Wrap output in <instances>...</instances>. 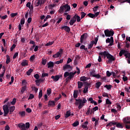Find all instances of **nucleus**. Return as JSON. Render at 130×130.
Instances as JSON below:
<instances>
[{
	"instance_id": "f257e3e1",
	"label": "nucleus",
	"mask_w": 130,
	"mask_h": 130,
	"mask_svg": "<svg viewBox=\"0 0 130 130\" xmlns=\"http://www.w3.org/2000/svg\"><path fill=\"white\" fill-rule=\"evenodd\" d=\"M76 102L75 103V105L78 106L79 109H82L83 107L85 106V104L87 103V100L85 98H83V100L81 99H75Z\"/></svg>"
},
{
	"instance_id": "f03ea898",
	"label": "nucleus",
	"mask_w": 130,
	"mask_h": 130,
	"mask_svg": "<svg viewBox=\"0 0 130 130\" xmlns=\"http://www.w3.org/2000/svg\"><path fill=\"white\" fill-rule=\"evenodd\" d=\"M65 10V13H64V16H68L69 15L68 12H70L71 11V6H69L68 4H66L65 5H63L60 7L59 12L61 14L63 13V11Z\"/></svg>"
},
{
	"instance_id": "7ed1b4c3",
	"label": "nucleus",
	"mask_w": 130,
	"mask_h": 130,
	"mask_svg": "<svg viewBox=\"0 0 130 130\" xmlns=\"http://www.w3.org/2000/svg\"><path fill=\"white\" fill-rule=\"evenodd\" d=\"M123 122L125 124V128L130 129V117H126L123 119Z\"/></svg>"
},
{
	"instance_id": "20e7f679",
	"label": "nucleus",
	"mask_w": 130,
	"mask_h": 130,
	"mask_svg": "<svg viewBox=\"0 0 130 130\" xmlns=\"http://www.w3.org/2000/svg\"><path fill=\"white\" fill-rule=\"evenodd\" d=\"M119 54V56L120 57L122 56V54H124V56H125L126 58L127 59L130 58V53L127 50H121L120 51Z\"/></svg>"
},
{
	"instance_id": "39448f33",
	"label": "nucleus",
	"mask_w": 130,
	"mask_h": 130,
	"mask_svg": "<svg viewBox=\"0 0 130 130\" xmlns=\"http://www.w3.org/2000/svg\"><path fill=\"white\" fill-rule=\"evenodd\" d=\"M104 55H107V58L108 59V62L109 63H111L112 62V61H114V60H115V57H114V56H113V55L110 54V53H109V52L107 53L106 54V53H105V54H104Z\"/></svg>"
},
{
	"instance_id": "423d86ee",
	"label": "nucleus",
	"mask_w": 130,
	"mask_h": 130,
	"mask_svg": "<svg viewBox=\"0 0 130 130\" xmlns=\"http://www.w3.org/2000/svg\"><path fill=\"white\" fill-rule=\"evenodd\" d=\"M105 35L106 37H110L114 35V31L106 29L104 30Z\"/></svg>"
},
{
	"instance_id": "0eeeda50",
	"label": "nucleus",
	"mask_w": 130,
	"mask_h": 130,
	"mask_svg": "<svg viewBox=\"0 0 130 130\" xmlns=\"http://www.w3.org/2000/svg\"><path fill=\"white\" fill-rule=\"evenodd\" d=\"M97 42H98V38L96 37L94 39V41H91L90 43L87 46L88 49H91V48L93 47V45H94V44L96 45V44H97Z\"/></svg>"
},
{
	"instance_id": "6e6552de",
	"label": "nucleus",
	"mask_w": 130,
	"mask_h": 130,
	"mask_svg": "<svg viewBox=\"0 0 130 130\" xmlns=\"http://www.w3.org/2000/svg\"><path fill=\"white\" fill-rule=\"evenodd\" d=\"M3 109L4 112V116H7V115H8L9 114V113L10 112L9 107L8 106V105H4L3 106Z\"/></svg>"
},
{
	"instance_id": "1a4fd4ad",
	"label": "nucleus",
	"mask_w": 130,
	"mask_h": 130,
	"mask_svg": "<svg viewBox=\"0 0 130 130\" xmlns=\"http://www.w3.org/2000/svg\"><path fill=\"white\" fill-rule=\"evenodd\" d=\"M75 75H76V72H71L70 73L69 77L66 79V82H69V81H71L74 77H75Z\"/></svg>"
},
{
	"instance_id": "9d476101",
	"label": "nucleus",
	"mask_w": 130,
	"mask_h": 130,
	"mask_svg": "<svg viewBox=\"0 0 130 130\" xmlns=\"http://www.w3.org/2000/svg\"><path fill=\"white\" fill-rule=\"evenodd\" d=\"M88 37V34L85 33L81 36L80 37V42L81 43H83L84 42V39H87Z\"/></svg>"
},
{
	"instance_id": "9b49d317",
	"label": "nucleus",
	"mask_w": 130,
	"mask_h": 130,
	"mask_svg": "<svg viewBox=\"0 0 130 130\" xmlns=\"http://www.w3.org/2000/svg\"><path fill=\"white\" fill-rule=\"evenodd\" d=\"M63 70H67L69 72H71L72 71V66L69 64H66L63 67Z\"/></svg>"
},
{
	"instance_id": "f8f14e48",
	"label": "nucleus",
	"mask_w": 130,
	"mask_h": 130,
	"mask_svg": "<svg viewBox=\"0 0 130 130\" xmlns=\"http://www.w3.org/2000/svg\"><path fill=\"white\" fill-rule=\"evenodd\" d=\"M61 30H64L66 32H68V33H70V31H71V28L68 26H63L61 27Z\"/></svg>"
},
{
	"instance_id": "ddd939ff",
	"label": "nucleus",
	"mask_w": 130,
	"mask_h": 130,
	"mask_svg": "<svg viewBox=\"0 0 130 130\" xmlns=\"http://www.w3.org/2000/svg\"><path fill=\"white\" fill-rule=\"evenodd\" d=\"M108 53V51H105L104 52H100L99 53V55H101L102 56V57H104V59H105V58H106V57H107V56L106 55H104L105 53Z\"/></svg>"
},
{
	"instance_id": "4468645a",
	"label": "nucleus",
	"mask_w": 130,
	"mask_h": 130,
	"mask_svg": "<svg viewBox=\"0 0 130 130\" xmlns=\"http://www.w3.org/2000/svg\"><path fill=\"white\" fill-rule=\"evenodd\" d=\"M108 53V51H105L104 52H100L99 53V55H101L102 56V57H104V59H105V58H106V57H107V56L106 55H104L105 53Z\"/></svg>"
},
{
	"instance_id": "2eb2a0df",
	"label": "nucleus",
	"mask_w": 130,
	"mask_h": 130,
	"mask_svg": "<svg viewBox=\"0 0 130 130\" xmlns=\"http://www.w3.org/2000/svg\"><path fill=\"white\" fill-rule=\"evenodd\" d=\"M18 127H19V128H20L21 130H26V127L25 126V124L23 123H20L19 124H18Z\"/></svg>"
},
{
	"instance_id": "dca6fc26",
	"label": "nucleus",
	"mask_w": 130,
	"mask_h": 130,
	"mask_svg": "<svg viewBox=\"0 0 130 130\" xmlns=\"http://www.w3.org/2000/svg\"><path fill=\"white\" fill-rule=\"evenodd\" d=\"M117 124V122H115L114 121H112L108 123L106 125L107 127L108 126H112V125H116Z\"/></svg>"
},
{
	"instance_id": "f3484780",
	"label": "nucleus",
	"mask_w": 130,
	"mask_h": 130,
	"mask_svg": "<svg viewBox=\"0 0 130 130\" xmlns=\"http://www.w3.org/2000/svg\"><path fill=\"white\" fill-rule=\"evenodd\" d=\"M75 22H76V18L75 17H73L70 20L69 24L71 26H73V25L75 24Z\"/></svg>"
},
{
	"instance_id": "a211bd4d",
	"label": "nucleus",
	"mask_w": 130,
	"mask_h": 130,
	"mask_svg": "<svg viewBox=\"0 0 130 130\" xmlns=\"http://www.w3.org/2000/svg\"><path fill=\"white\" fill-rule=\"evenodd\" d=\"M88 123H89V122H88V121H86L82 125V128H87V129H88L89 128V127H88Z\"/></svg>"
},
{
	"instance_id": "6ab92c4d",
	"label": "nucleus",
	"mask_w": 130,
	"mask_h": 130,
	"mask_svg": "<svg viewBox=\"0 0 130 130\" xmlns=\"http://www.w3.org/2000/svg\"><path fill=\"white\" fill-rule=\"evenodd\" d=\"M48 69L50 68H53L54 67V63L53 62L50 61L47 63Z\"/></svg>"
},
{
	"instance_id": "aec40b11",
	"label": "nucleus",
	"mask_w": 130,
	"mask_h": 130,
	"mask_svg": "<svg viewBox=\"0 0 130 130\" xmlns=\"http://www.w3.org/2000/svg\"><path fill=\"white\" fill-rule=\"evenodd\" d=\"M21 64L22 67H26V66H28V60H23Z\"/></svg>"
},
{
	"instance_id": "412c9836",
	"label": "nucleus",
	"mask_w": 130,
	"mask_h": 130,
	"mask_svg": "<svg viewBox=\"0 0 130 130\" xmlns=\"http://www.w3.org/2000/svg\"><path fill=\"white\" fill-rule=\"evenodd\" d=\"M83 86H84L85 88H87L88 89L89 87L91 86V83H88V82H83Z\"/></svg>"
},
{
	"instance_id": "4be33fe9",
	"label": "nucleus",
	"mask_w": 130,
	"mask_h": 130,
	"mask_svg": "<svg viewBox=\"0 0 130 130\" xmlns=\"http://www.w3.org/2000/svg\"><path fill=\"white\" fill-rule=\"evenodd\" d=\"M15 109H16V107L15 106L10 107H9L10 114H12V112H14V111H15Z\"/></svg>"
},
{
	"instance_id": "5701e85b",
	"label": "nucleus",
	"mask_w": 130,
	"mask_h": 130,
	"mask_svg": "<svg viewBox=\"0 0 130 130\" xmlns=\"http://www.w3.org/2000/svg\"><path fill=\"white\" fill-rule=\"evenodd\" d=\"M88 80H89V78L85 76H82L80 78V81H81V82H85V81H88Z\"/></svg>"
},
{
	"instance_id": "b1692460",
	"label": "nucleus",
	"mask_w": 130,
	"mask_h": 130,
	"mask_svg": "<svg viewBox=\"0 0 130 130\" xmlns=\"http://www.w3.org/2000/svg\"><path fill=\"white\" fill-rule=\"evenodd\" d=\"M48 106H55V102L53 101H49L48 102Z\"/></svg>"
},
{
	"instance_id": "393cba45",
	"label": "nucleus",
	"mask_w": 130,
	"mask_h": 130,
	"mask_svg": "<svg viewBox=\"0 0 130 130\" xmlns=\"http://www.w3.org/2000/svg\"><path fill=\"white\" fill-rule=\"evenodd\" d=\"M6 58V63L7 64H9V63L11 62V58L10 57V56H9V55H7Z\"/></svg>"
},
{
	"instance_id": "a878e982",
	"label": "nucleus",
	"mask_w": 130,
	"mask_h": 130,
	"mask_svg": "<svg viewBox=\"0 0 130 130\" xmlns=\"http://www.w3.org/2000/svg\"><path fill=\"white\" fill-rule=\"evenodd\" d=\"M34 77L35 78V79H36V80L35 81V82H40V81H41V79L38 80V79H39V74H35L34 75Z\"/></svg>"
},
{
	"instance_id": "bb28decb",
	"label": "nucleus",
	"mask_w": 130,
	"mask_h": 130,
	"mask_svg": "<svg viewBox=\"0 0 130 130\" xmlns=\"http://www.w3.org/2000/svg\"><path fill=\"white\" fill-rule=\"evenodd\" d=\"M79 93V90H74V94H73V97L74 98H78V93Z\"/></svg>"
},
{
	"instance_id": "cd10ccee",
	"label": "nucleus",
	"mask_w": 130,
	"mask_h": 130,
	"mask_svg": "<svg viewBox=\"0 0 130 130\" xmlns=\"http://www.w3.org/2000/svg\"><path fill=\"white\" fill-rule=\"evenodd\" d=\"M89 74L90 76H92V77H94L96 75V71L94 70H92L89 72Z\"/></svg>"
},
{
	"instance_id": "c85d7f7f",
	"label": "nucleus",
	"mask_w": 130,
	"mask_h": 130,
	"mask_svg": "<svg viewBox=\"0 0 130 130\" xmlns=\"http://www.w3.org/2000/svg\"><path fill=\"white\" fill-rule=\"evenodd\" d=\"M105 88H106V89H107V90H109V91H110V90H111V88H112V85L109 84H106V85L104 86Z\"/></svg>"
},
{
	"instance_id": "c756f323",
	"label": "nucleus",
	"mask_w": 130,
	"mask_h": 130,
	"mask_svg": "<svg viewBox=\"0 0 130 130\" xmlns=\"http://www.w3.org/2000/svg\"><path fill=\"white\" fill-rule=\"evenodd\" d=\"M75 19H76V21H77V22H81V18L80 17V16L79 15H75L74 16Z\"/></svg>"
},
{
	"instance_id": "7c9ffc66",
	"label": "nucleus",
	"mask_w": 130,
	"mask_h": 130,
	"mask_svg": "<svg viewBox=\"0 0 130 130\" xmlns=\"http://www.w3.org/2000/svg\"><path fill=\"white\" fill-rule=\"evenodd\" d=\"M71 116V110L67 111L65 115L66 118H68Z\"/></svg>"
},
{
	"instance_id": "2f4dec72",
	"label": "nucleus",
	"mask_w": 130,
	"mask_h": 130,
	"mask_svg": "<svg viewBox=\"0 0 130 130\" xmlns=\"http://www.w3.org/2000/svg\"><path fill=\"white\" fill-rule=\"evenodd\" d=\"M78 89H81L84 86V82H78Z\"/></svg>"
},
{
	"instance_id": "473e14b6",
	"label": "nucleus",
	"mask_w": 130,
	"mask_h": 130,
	"mask_svg": "<svg viewBox=\"0 0 130 130\" xmlns=\"http://www.w3.org/2000/svg\"><path fill=\"white\" fill-rule=\"evenodd\" d=\"M116 125V127H118V128H123V126L122 125V124L120 123V122H117Z\"/></svg>"
},
{
	"instance_id": "72a5a7b5",
	"label": "nucleus",
	"mask_w": 130,
	"mask_h": 130,
	"mask_svg": "<svg viewBox=\"0 0 130 130\" xmlns=\"http://www.w3.org/2000/svg\"><path fill=\"white\" fill-rule=\"evenodd\" d=\"M101 85H102V83L101 82H98L95 84V87L97 88V89H99Z\"/></svg>"
},
{
	"instance_id": "f704fd0d",
	"label": "nucleus",
	"mask_w": 130,
	"mask_h": 130,
	"mask_svg": "<svg viewBox=\"0 0 130 130\" xmlns=\"http://www.w3.org/2000/svg\"><path fill=\"white\" fill-rule=\"evenodd\" d=\"M19 115H20L21 117H24V116L26 115V112L25 111L19 112Z\"/></svg>"
},
{
	"instance_id": "c9c22d12",
	"label": "nucleus",
	"mask_w": 130,
	"mask_h": 130,
	"mask_svg": "<svg viewBox=\"0 0 130 130\" xmlns=\"http://www.w3.org/2000/svg\"><path fill=\"white\" fill-rule=\"evenodd\" d=\"M27 89V85H25L24 86H22V89L21 90V93L23 94L25 91H26V89Z\"/></svg>"
},
{
	"instance_id": "e433bc0d",
	"label": "nucleus",
	"mask_w": 130,
	"mask_h": 130,
	"mask_svg": "<svg viewBox=\"0 0 130 130\" xmlns=\"http://www.w3.org/2000/svg\"><path fill=\"white\" fill-rule=\"evenodd\" d=\"M59 55H60V52H58L53 55V57L54 58H57V57H59Z\"/></svg>"
},
{
	"instance_id": "4c0bfd02",
	"label": "nucleus",
	"mask_w": 130,
	"mask_h": 130,
	"mask_svg": "<svg viewBox=\"0 0 130 130\" xmlns=\"http://www.w3.org/2000/svg\"><path fill=\"white\" fill-rule=\"evenodd\" d=\"M33 72V69H29L27 72H26V75L27 76H30L31 75V73Z\"/></svg>"
},
{
	"instance_id": "58836bf2",
	"label": "nucleus",
	"mask_w": 130,
	"mask_h": 130,
	"mask_svg": "<svg viewBox=\"0 0 130 130\" xmlns=\"http://www.w3.org/2000/svg\"><path fill=\"white\" fill-rule=\"evenodd\" d=\"M79 121H76L72 124V125L73 126H74V127H76V126H78V125H79Z\"/></svg>"
},
{
	"instance_id": "ea45409f",
	"label": "nucleus",
	"mask_w": 130,
	"mask_h": 130,
	"mask_svg": "<svg viewBox=\"0 0 130 130\" xmlns=\"http://www.w3.org/2000/svg\"><path fill=\"white\" fill-rule=\"evenodd\" d=\"M35 4L37 7H39V5H42L41 0H36Z\"/></svg>"
},
{
	"instance_id": "a19ab883",
	"label": "nucleus",
	"mask_w": 130,
	"mask_h": 130,
	"mask_svg": "<svg viewBox=\"0 0 130 130\" xmlns=\"http://www.w3.org/2000/svg\"><path fill=\"white\" fill-rule=\"evenodd\" d=\"M116 105L117 106V108L118 110L120 111V110H121V106H120L119 103H116Z\"/></svg>"
},
{
	"instance_id": "79ce46f5",
	"label": "nucleus",
	"mask_w": 130,
	"mask_h": 130,
	"mask_svg": "<svg viewBox=\"0 0 130 130\" xmlns=\"http://www.w3.org/2000/svg\"><path fill=\"white\" fill-rule=\"evenodd\" d=\"M31 89L32 91H35L36 93H37V92L38 91V88H36V87L34 86H31Z\"/></svg>"
},
{
	"instance_id": "37998d69",
	"label": "nucleus",
	"mask_w": 130,
	"mask_h": 130,
	"mask_svg": "<svg viewBox=\"0 0 130 130\" xmlns=\"http://www.w3.org/2000/svg\"><path fill=\"white\" fill-rule=\"evenodd\" d=\"M86 16V13L84 12H81V19H83V18H85V16Z\"/></svg>"
},
{
	"instance_id": "c03bdc74",
	"label": "nucleus",
	"mask_w": 130,
	"mask_h": 130,
	"mask_svg": "<svg viewBox=\"0 0 130 130\" xmlns=\"http://www.w3.org/2000/svg\"><path fill=\"white\" fill-rule=\"evenodd\" d=\"M46 62H47V60H46V59H42V64L45 66L46 64Z\"/></svg>"
},
{
	"instance_id": "a18cd8bd",
	"label": "nucleus",
	"mask_w": 130,
	"mask_h": 130,
	"mask_svg": "<svg viewBox=\"0 0 130 130\" xmlns=\"http://www.w3.org/2000/svg\"><path fill=\"white\" fill-rule=\"evenodd\" d=\"M16 102H17V100L16 98H14L12 100V102H11V105H15L16 104Z\"/></svg>"
},
{
	"instance_id": "49530a36",
	"label": "nucleus",
	"mask_w": 130,
	"mask_h": 130,
	"mask_svg": "<svg viewBox=\"0 0 130 130\" xmlns=\"http://www.w3.org/2000/svg\"><path fill=\"white\" fill-rule=\"evenodd\" d=\"M54 43V41L49 42L46 44V46H50V45H52Z\"/></svg>"
},
{
	"instance_id": "de8ad7c7",
	"label": "nucleus",
	"mask_w": 130,
	"mask_h": 130,
	"mask_svg": "<svg viewBox=\"0 0 130 130\" xmlns=\"http://www.w3.org/2000/svg\"><path fill=\"white\" fill-rule=\"evenodd\" d=\"M62 62H63V59H60L59 61H57L55 62V63L56 64H59V63H62Z\"/></svg>"
},
{
	"instance_id": "09e8293b",
	"label": "nucleus",
	"mask_w": 130,
	"mask_h": 130,
	"mask_svg": "<svg viewBox=\"0 0 130 130\" xmlns=\"http://www.w3.org/2000/svg\"><path fill=\"white\" fill-rule=\"evenodd\" d=\"M45 77H48V73L44 72L42 74V78H45Z\"/></svg>"
},
{
	"instance_id": "8fccbe9b",
	"label": "nucleus",
	"mask_w": 130,
	"mask_h": 130,
	"mask_svg": "<svg viewBox=\"0 0 130 130\" xmlns=\"http://www.w3.org/2000/svg\"><path fill=\"white\" fill-rule=\"evenodd\" d=\"M88 17H89V18H94L95 17V14H93L92 13H89L87 14Z\"/></svg>"
},
{
	"instance_id": "3c124183",
	"label": "nucleus",
	"mask_w": 130,
	"mask_h": 130,
	"mask_svg": "<svg viewBox=\"0 0 130 130\" xmlns=\"http://www.w3.org/2000/svg\"><path fill=\"white\" fill-rule=\"evenodd\" d=\"M42 95H43L42 90H41L39 93V99H41V98L42 97Z\"/></svg>"
},
{
	"instance_id": "603ef678",
	"label": "nucleus",
	"mask_w": 130,
	"mask_h": 130,
	"mask_svg": "<svg viewBox=\"0 0 130 130\" xmlns=\"http://www.w3.org/2000/svg\"><path fill=\"white\" fill-rule=\"evenodd\" d=\"M25 24V18H22L20 21V25H24Z\"/></svg>"
},
{
	"instance_id": "864d4df0",
	"label": "nucleus",
	"mask_w": 130,
	"mask_h": 130,
	"mask_svg": "<svg viewBox=\"0 0 130 130\" xmlns=\"http://www.w3.org/2000/svg\"><path fill=\"white\" fill-rule=\"evenodd\" d=\"M60 78V77L59 76V75H57L55 76V79L54 81H55V82H57V81H58V80H59V78Z\"/></svg>"
},
{
	"instance_id": "5fc2aeb1",
	"label": "nucleus",
	"mask_w": 130,
	"mask_h": 130,
	"mask_svg": "<svg viewBox=\"0 0 130 130\" xmlns=\"http://www.w3.org/2000/svg\"><path fill=\"white\" fill-rule=\"evenodd\" d=\"M106 104L109 105H111V102H110V100H109V99H107L106 100Z\"/></svg>"
},
{
	"instance_id": "6e6d98bb",
	"label": "nucleus",
	"mask_w": 130,
	"mask_h": 130,
	"mask_svg": "<svg viewBox=\"0 0 130 130\" xmlns=\"http://www.w3.org/2000/svg\"><path fill=\"white\" fill-rule=\"evenodd\" d=\"M17 15H18V13H11V18H15V17H16V16H17Z\"/></svg>"
},
{
	"instance_id": "4d7b16f0",
	"label": "nucleus",
	"mask_w": 130,
	"mask_h": 130,
	"mask_svg": "<svg viewBox=\"0 0 130 130\" xmlns=\"http://www.w3.org/2000/svg\"><path fill=\"white\" fill-rule=\"evenodd\" d=\"M106 75L107 76V77H110V76H111V75H112V72H109V71H107L106 72Z\"/></svg>"
},
{
	"instance_id": "13d9d810",
	"label": "nucleus",
	"mask_w": 130,
	"mask_h": 130,
	"mask_svg": "<svg viewBox=\"0 0 130 130\" xmlns=\"http://www.w3.org/2000/svg\"><path fill=\"white\" fill-rule=\"evenodd\" d=\"M87 101H90V103L93 104V102L94 101V100H93V98H87Z\"/></svg>"
},
{
	"instance_id": "bf43d9fd",
	"label": "nucleus",
	"mask_w": 130,
	"mask_h": 130,
	"mask_svg": "<svg viewBox=\"0 0 130 130\" xmlns=\"http://www.w3.org/2000/svg\"><path fill=\"white\" fill-rule=\"evenodd\" d=\"M25 127L27 129L30 127V123L29 122H26L25 123Z\"/></svg>"
},
{
	"instance_id": "052dcab7",
	"label": "nucleus",
	"mask_w": 130,
	"mask_h": 130,
	"mask_svg": "<svg viewBox=\"0 0 130 130\" xmlns=\"http://www.w3.org/2000/svg\"><path fill=\"white\" fill-rule=\"evenodd\" d=\"M47 93L48 96H49V95L51 94V88H49V89H47Z\"/></svg>"
},
{
	"instance_id": "680f3d73",
	"label": "nucleus",
	"mask_w": 130,
	"mask_h": 130,
	"mask_svg": "<svg viewBox=\"0 0 130 130\" xmlns=\"http://www.w3.org/2000/svg\"><path fill=\"white\" fill-rule=\"evenodd\" d=\"M34 59H35V55H33L31 56L30 57V61H33V60H34Z\"/></svg>"
},
{
	"instance_id": "e2e57ef3",
	"label": "nucleus",
	"mask_w": 130,
	"mask_h": 130,
	"mask_svg": "<svg viewBox=\"0 0 130 130\" xmlns=\"http://www.w3.org/2000/svg\"><path fill=\"white\" fill-rule=\"evenodd\" d=\"M4 73H2L0 74V82H3V78H4Z\"/></svg>"
},
{
	"instance_id": "0e129e2a",
	"label": "nucleus",
	"mask_w": 130,
	"mask_h": 130,
	"mask_svg": "<svg viewBox=\"0 0 130 130\" xmlns=\"http://www.w3.org/2000/svg\"><path fill=\"white\" fill-rule=\"evenodd\" d=\"M70 76V73L66 72L64 73V78H67V77H69Z\"/></svg>"
},
{
	"instance_id": "69168bd1",
	"label": "nucleus",
	"mask_w": 130,
	"mask_h": 130,
	"mask_svg": "<svg viewBox=\"0 0 130 130\" xmlns=\"http://www.w3.org/2000/svg\"><path fill=\"white\" fill-rule=\"evenodd\" d=\"M16 44H13L10 48L11 51H13L14 49L16 47Z\"/></svg>"
},
{
	"instance_id": "338daca9",
	"label": "nucleus",
	"mask_w": 130,
	"mask_h": 130,
	"mask_svg": "<svg viewBox=\"0 0 130 130\" xmlns=\"http://www.w3.org/2000/svg\"><path fill=\"white\" fill-rule=\"evenodd\" d=\"M18 54H19V53L16 52L13 55V59H15V58H16L17 56H18Z\"/></svg>"
},
{
	"instance_id": "774afa93",
	"label": "nucleus",
	"mask_w": 130,
	"mask_h": 130,
	"mask_svg": "<svg viewBox=\"0 0 130 130\" xmlns=\"http://www.w3.org/2000/svg\"><path fill=\"white\" fill-rule=\"evenodd\" d=\"M33 98H34V94H30L28 99L31 100V99H33Z\"/></svg>"
}]
</instances>
